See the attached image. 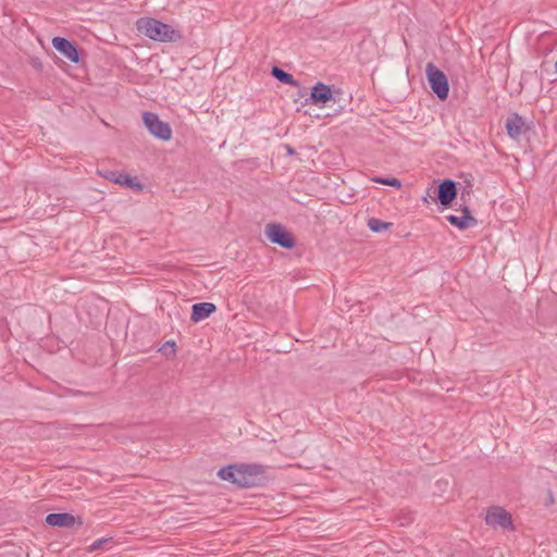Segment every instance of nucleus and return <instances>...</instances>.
Instances as JSON below:
<instances>
[{
	"label": "nucleus",
	"mask_w": 557,
	"mask_h": 557,
	"mask_svg": "<svg viewBox=\"0 0 557 557\" xmlns=\"http://www.w3.org/2000/svg\"><path fill=\"white\" fill-rule=\"evenodd\" d=\"M135 26L138 34L158 42H176L183 37L180 29L154 17H140Z\"/></svg>",
	"instance_id": "f257e3e1"
},
{
	"label": "nucleus",
	"mask_w": 557,
	"mask_h": 557,
	"mask_svg": "<svg viewBox=\"0 0 557 557\" xmlns=\"http://www.w3.org/2000/svg\"><path fill=\"white\" fill-rule=\"evenodd\" d=\"M218 475L223 481L246 487L258 484L263 469L257 465H232L220 469Z\"/></svg>",
	"instance_id": "f03ea898"
},
{
	"label": "nucleus",
	"mask_w": 557,
	"mask_h": 557,
	"mask_svg": "<svg viewBox=\"0 0 557 557\" xmlns=\"http://www.w3.org/2000/svg\"><path fill=\"white\" fill-rule=\"evenodd\" d=\"M485 523L493 529L512 530V516L502 506H491L486 509Z\"/></svg>",
	"instance_id": "7ed1b4c3"
},
{
	"label": "nucleus",
	"mask_w": 557,
	"mask_h": 557,
	"mask_svg": "<svg viewBox=\"0 0 557 557\" xmlns=\"http://www.w3.org/2000/svg\"><path fill=\"white\" fill-rule=\"evenodd\" d=\"M425 71L431 89L441 100H445L449 92L446 75L431 63L426 65Z\"/></svg>",
	"instance_id": "20e7f679"
},
{
	"label": "nucleus",
	"mask_w": 557,
	"mask_h": 557,
	"mask_svg": "<svg viewBox=\"0 0 557 557\" xmlns=\"http://www.w3.org/2000/svg\"><path fill=\"white\" fill-rule=\"evenodd\" d=\"M267 238L283 248L290 249L295 246V238L283 225L271 223L264 228Z\"/></svg>",
	"instance_id": "39448f33"
},
{
	"label": "nucleus",
	"mask_w": 557,
	"mask_h": 557,
	"mask_svg": "<svg viewBox=\"0 0 557 557\" xmlns=\"http://www.w3.org/2000/svg\"><path fill=\"white\" fill-rule=\"evenodd\" d=\"M144 123L148 131L157 138L169 141L172 138L171 126L159 119V116L151 112H145L143 115Z\"/></svg>",
	"instance_id": "423d86ee"
},
{
	"label": "nucleus",
	"mask_w": 557,
	"mask_h": 557,
	"mask_svg": "<svg viewBox=\"0 0 557 557\" xmlns=\"http://www.w3.org/2000/svg\"><path fill=\"white\" fill-rule=\"evenodd\" d=\"M51 44L64 58L73 63H79L81 57L78 49L72 41L63 37H53Z\"/></svg>",
	"instance_id": "0eeeda50"
},
{
	"label": "nucleus",
	"mask_w": 557,
	"mask_h": 557,
	"mask_svg": "<svg viewBox=\"0 0 557 557\" xmlns=\"http://www.w3.org/2000/svg\"><path fill=\"white\" fill-rule=\"evenodd\" d=\"M310 100L313 104L322 108L334 101V92L331 86L324 83H317L310 91Z\"/></svg>",
	"instance_id": "6e6552de"
},
{
	"label": "nucleus",
	"mask_w": 557,
	"mask_h": 557,
	"mask_svg": "<svg viewBox=\"0 0 557 557\" xmlns=\"http://www.w3.org/2000/svg\"><path fill=\"white\" fill-rule=\"evenodd\" d=\"M98 174L103 176L106 180L113 182L117 185L127 186L133 190L141 191L144 186L139 183L135 177H132L128 174L117 173V172H106L102 173L98 171Z\"/></svg>",
	"instance_id": "1a4fd4ad"
},
{
	"label": "nucleus",
	"mask_w": 557,
	"mask_h": 557,
	"mask_svg": "<svg viewBox=\"0 0 557 557\" xmlns=\"http://www.w3.org/2000/svg\"><path fill=\"white\" fill-rule=\"evenodd\" d=\"M457 196L456 184L451 180L443 181L438 186V201L444 207H448L451 205L454 199Z\"/></svg>",
	"instance_id": "9d476101"
},
{
	"label": "nucleus",
	"mask_w": 557,
	"mask_h": 557,
	"mask_svg": "<svg viewBox=\"0 0 557 557\" xmlns=\"http://www.w3.org/2000/svg\"><path fill=\"white\" fill-rule=\"evenodd\" d=\"M506 129L510 138L518 140L525 133L527 126L523 119L518 114H511L506 120Z\"/></svg>",
	"instance_id": "9b49d317"
},
{
	"label": "nucleus",
	"mask_w": 557,
	"mask_h": 557,
	"mask_svg": "<svg viewBox=\"0 0 557 557\" xmlns=\"http://www.w3.org/2000/svg\"><path fill=\"white\" fill-rule=\"evenodd\" d=\"M47 524L59 528H71L75 523L82 524V521L71 513H50L46 517Z\"/></svg>",
	"instance_id": "f8f14e48"
},
{
	"label": "nucleus",
	"mask_w": 557,
	"mask_h": 557,
	"mask_svg": "<svg viewBox=\"0 0 557 557\" xmlns=\"http://www.w3.org/2000/svg\"><path fill=\"white\" fill-rule=\"evenodd\" d=\"M216 310V307L212 302H199L195 304L193 306V312H191V321L195 323H198L208 317H210L214 311Z\"/></svg>",
	"instance_id": "ddd939ff"
},
{
	"label": "nucleus",
	"mask_w": 557,
	"mask_h": 557,
	"mask_svg": "<svg viewBox=\"0 0 557 557\" xmlns=\"http://www.w3.org/2000/svg\"><path fill=\"white\" fill-rule=\"evenodd\" d=\"M446 219L451 225L458 227L459 230H466L470 226L475 225L476 223L474 218L470 214L468 208L463 209V214L461 216L448 215Z\"/></svg>",
	"instance_id": "4468645a"
},
{
	"label": "nucleus",
	"mask_w": 557,
	"mask_h": 557,
	"mask_svg": "<svg viewBox=\"0 0 557 557\" xmlns=\"http://www.w3.org/2000/svg\"><path fill=\"white\" fill-rule=\"evenodd\" d=\"M272 75L280 82L284 83V84H287V85H290V86H295L297 87L298 86V83L297 81L293 77L292 74L283 71L282 69L280 67H276L274 66L272 69Z\"/></svg>",
	"instance_id": "2eb2a0df"
},
{
	"label": "nucleus",
	"mask_w": 557,
	"mask_h": 557,
	"mask_svg": "<svg viewBox=\"0 0 557 557\" xmlns=\"http://www.w3.org/2000/svg\"><path fill=\"white\" fill-rule=\"evenodd\" d=\"M368 226L372 232H382L388 230L392 226V223L372 218L368 221Z\"/></svg>",
	"instance_id": "dca6fc26"
},
{
	"label": "nucleus",
	"mask_w": 557,
	"mask_h": 557,
	"mask_svg": "<svg viewBox=\"0 0 557 557\" xmlns=\"http://www.w3.org/2000/svg\"><path fill=\"white\" fill-rule=\"evenodd\" d=\"M159 351L166 358H174L176 355V344L174 341L165 342L159 349Z\"/></svg>",
	"instance_id": "f3484780"
},
{
	"label": "nucleus",
	"mask_w": 557,
	"mask_h": 557,
	"mask_svg": "<svg viewBox=\"0 0 557 557\" xmlns=\"http://www.w3.org/2000/svg\"><path fill=\"white\" fill-rule=\"evenodd\" d=\"M372 181L374 183L392 186L397 189H399L401 187V182L396 177H391V178L373 177Z\"/></svg>",
	"instance_id": "a211bd4d"
},
{
	"label": "nucleus",
	"mask_w": 557,
	"mask_h": 557,
	"mask_svg": "<svg viewBox=\"0 0 557 557\" xmlns=\"http://www.w3.org/2000/svg\"><path fill=\"white\" fill-rule=\"evenodd\" d=\"M555 503V498L552 492H548L545 496L544 504L545 506H550Z\"/></svg>",
	"instance_id": "6ab92c4d"
},
{
	"label": "nucleus",
	"mask_w": 557,
	"mask_h": 557,
	"mask_svg": "<svg viewBox=\"0 0 557 557\" xmlns=\"http://www.w3.org/2000/svg\"><path fill=\"white\" fill-rule=\"evenodd\" d=\"M102 543H103V541H96V542H94L91 544V546H90V550L94 552V550L98 549L101 546Z\"/></svg>",
	"instance_id": "aec40b11"
}]
</instances>
